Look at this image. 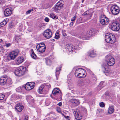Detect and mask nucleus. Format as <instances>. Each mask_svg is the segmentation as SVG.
Returning a JSON list of instances; mask_svg holds the SVG:
<instances>
[{
  "instance_id": "obj_1",
  "label": "nucleus",
  "mask_w": 120,
  "mask_h": 120,
  "mask_svg": "<svg viewBox=\"0 0 120 120\" xmlns=\"http://www.w3.org/2000/svg\"><path fill=\"white\" fill-rule=\"evenodd\" d=\"M106 61L107 64H104L102 68L104 72L106 75V73H109V69L108 66H112L114 65L115 63V59L110 55H107L106 56Z\"/></svg>"
},
{
  "instance_id": "obj_2",
  "label": "nucleus",
  "mask_w": 120,
  "mask_h": 120,
  "mask_svg": "<svg viewBox=\"0 0 120 120\" xmlns=\"http://www.w3.org/2000/svg\"><path fill=\"white\" fill-rule=\"evenodd\" d=\"M7 84V85H11L12 84L11 79L7 76H3L0 79V84L4 85Z\"/></svg>"
},
{
  "instance_id": "obj_3",
  "label": "nucleus",
  "mask_w": 120,
  "mask_h": 120,
  "mask_svg": "<svg viewBox=\"0 0 120 120\" xmlns=\"http://www.w3.org/2000/svg\"><path fill=\"white\" fill-rule=\"evenodd\" d=\"M26 70V68L23 66H20L15 69L14 73L16 75L21 76L24 74Z\"/></svg>"
},
{
  "instance_id": "obj_4",
  "label": "nucleus",
  "mask_w": 120,
  "mask_h": 120,
  "mask_svg": "<svg viewBox=\"0 0 120 120\" xmlns=\"http://www.w3.org/2000/svg\"><path fill=\"white\" fill-rule=\"evenodd\" d=\"M19 53V52L17 50H15L11 52L7 56V60L8 61H10L14 60L17 57L18 53Z\"/></svg>"
},
{
  "instance_id": "obj_5",
  "label": "nucleus",
  "mask_w": 120,
  "mask_h": 120,
  "mask_svg": "<svg viewBox=\"0 0 120 120\" xmlns=\"http://www.w3.org/2000/svg\"><path fill=\"white\" fill-rule=\"evenodd\" d=\"M35 83L34 82L27 83L25 86V88L27 90H30L32 89L35 86Z\"/></svg>"
},
{
  "instance_id": "obj_6",
  "label": "nucleus",
  "mask_w": 120,
  "mask_h": 120,
  "mask_svg": "<svg viewBox=\"0 0 120 120\" xmlns=\"http://www.w3.org/2000/svg\"><path fill=\"white\" fill-rule=\"evenodd\" d=\"M43 35L46 38L49 39L52 36V33L49 29L46 30L43 33Z\"/></svg>"
},
{
  "instance_id": "obj_7",
  "label": "nucleus",
  "mask_w": 120,
  "mask_h": 120,
  "mask_svg": "<svg viewBox=\"0 0 120 120\" xmlns=\"http://www.w3.org/2000/svg\"><path fill=\"white\" fill-rule=\"evenodd\" d=\"M111 10L112 13L114 15L118 14L119 11V7L117 5H113L111 8Z\"/></svg>"
},
{
  "instance_id": "obj_8",
  "label": "nucleus",
  "mask_w": 120,
  "mask_h": 120,
  "mask_svg": "<svg viewBox=\"0 0 120 120\" xmlns=\"http://www.w3.org/2000/svg\"><path fill=\"white\" fill-rule=\"evenodd\" d=\"M100 23L102 25H107L109 22V19L105 16L104 17H102L100 19Z\"/></svg>"
},
{
  "instance_id": "obj_9",
  "label": "nucleus",
  "mask_w": 120,
  "mask_h": 120,
  "mask_svg": "<svg viewBox=\"0 0 120 120\" xmlns=\"http://www.w3.org/2000/svg\"><path fill=\"white\" fill-rule=\"evenodd\" d=\"M65 47L67 50L71 52H73L74 50V51L77 48L76 47H75L72 45L69 44L66 45Z\"/></svg>"
},
{
  "instance_id": "obj_10",
  "label": "nucleus",
  "mask_w": 120,
  "mask_h": 120,
  "mask_svg": "<svg viewBox=\"0 0 120 120\" xmlns=\"http://www.w3.org/2000/svg\"><path fill=\"white\" fill-rule=\"evenodd\" d=\"M75 118L77 120H79L81 119L82 117L80 114L79 111L78 109H76L73 112Z\"/></svg>"
},
{
  "instance_id": "obj_11",
  "label": "nucleus",
  "mask_w": 120,
  "mask_h": 120,
  "mask_svg": "<svg viewBox=\"0 0 120 120\" xmlns=\"http://www.w3.org/2000/svg\"><path fill=\"white\" fill-rule=\"evenodd\" d=\"M62 2H63V1H60L58 2L53 8L56 11H57L61 9L63 7Z\"/></svg>"
},
{
  "instance_id": "obj_12",
  "label": "nucleus",
  "mask_w": 120,
  "mask_h": 120,
  "mask_svg": "<svg viewBox=\"0 0 120 120\" xmlns=\"http://www.w3.org/2000/svg\"><path fill=\"white\" fill-rule=\"evenodd\" d=\"M119 24H117L116 22H113L111 25L112 30L115 31L118 30L119 29Z\"/></svg>"
},
{
  "instance_id": "obj_13",
  "label": "nucleus",
  "mask_w": 120,
  "mask_h": 120,
  "mask_svg": "<svg viewBox=\"0 0 120 120\" xmlns=\"http://www.w3.org/2000/svg\"><path fill=\"white\" fill-rule=\"evenodd\" d=\"M81 71H82L84 73H86V71L84 69L81 68H78L77 69L75 72V76L77 77L79 76V74H81L80 72H81Z\"/></svg>"
},
{
  "instance_id": "obj_14",
  "label": "nucleus",
  "mask_w": 120,
  "mask_h": 120,
  "mask_svg": "<svg viewBox=\"0 0 120 120\" xmlns=\"http://www.w3.org/2000/svg\"><path fill=\"white\" fill-rule=\"evenodd\" d=\"M23 108V106L20 103H19L16 105L15 109L17 111L20 112L22 111Z\"/></svg>"
},
{
  "instance_id": "obj_15",
  "label": "nucleus",
  "mask_w": 120,
  "mask_h": 120,
  "mask_svg": "<svg viewBox=\"0 0 120 120\" xmlns=\"http://www.w3.org/2000/svg\"><path fill=\"white\" fill-rule=\"evenodd\" d=\"M52 93L54 96L56 97L58 96L59 95L61 94L60 91L59 89L57 88H56L54 89Z\"/></svg>"
},
{
  "instance_id": "obj_16",
  "label": "nucleus",
  "mask_w": 120,
  "mask_h": 120,
  "mask_svg": "<svg viewBox=\"0 0 120 120\" xmlns=\"http://www.w3.org/2000/svg\"><path fill=\"white\" fill-rule=\"evenodd\" d=\"M39 45H37L36 48L37 51L41 53H42L44 52L45 50V46L44 47L40 46Z\"/></svg>"
},
{
  "instance_id": "obj_17",
  "label": "nucleus",
  "mask_w": 120,
  "mask_h": 120,
  "mask_svg": "<svg viewBox=\"0 0 120 120\" xmlns=\"http://www.w3.org/2000/svg\"><path fill=\"white\" fill-rule=\"evenodd\" d=\"M12 13L11 10L8 8L5 9L4 12V14L6 16L10 15Z\"/></svg>"
},
{
  "instance_id": "obj_18",
  "label": "nucleus",
  "mask_w": 120,
  "mask_h": 120,
  "mask_svg": "<svg viewBox=\"0 0 120 120\" xmlns=\"http://www.w3.org/2000/svg\"><path fill=\"white\" fill-rule=\"evenodd\" d=\"M24 61V58L22 56H20L17 58L15 60L16 64H19L22 63Z\"/></svg>"
},
{
  "instance_id": "obj_19",
  "label": "nucleus",
  "mask_w": 120,
  "mask_h": 120,
  "mask_svg": "<svg viewBox=\"0 0 120 120\" xmlns=\"http://www.w3.org/2000/svg\"><path fill=\"white\" fill-rule=\"evenodd\" d=\"M95 33L94 30H90L87 31L86 34V35L87 38L90 37L91 36L93 35Z\"/></svg>"
},
{
  "instance_id": "obj_20",
  "label": "nucleus",
  "mask_w": 120,
  "mask_h": 120,
  "mask_svg": "<svg viewBox=\"0 0 120 120\" xmlns=\"http://www.w3.org/2000/svg\"><path fill=\"white\" fill-rule=\"evenodd\" d=\"M112 34L110 33H107L105 37V41L107 43H108V42L110 41H109V39L111 37V35H112Z\"/></svg>"
},
{
  "instance_id": "obj_21",
  "label": "nucleus",
  "mask_w": 120,
  "mask_h": 120,
  "mask_svg": "<svg viewBox=\"0 0 120 120\" xmlns=\"http://www.w3.org/2000/svg\"><path fill=\"white\" fill-rule=\"evenodd\" d=\"M111 37L109 39V40L110 41L108 43L111 44H113L116 41V38L115 36L113 34L112 35H111Z\"/></svg>"
},
{
  "instance_id": "obj_22",
  "label": "nucleus",
  "mask_w": 120,
  "mask_h": 120,
  "mask_svg": "<svg viewBox=\"0 0 120 120\" xmlns=\"http://www.w3.org/2000/svg\"><path fill=\"white\" fill-rule=\"evenodd\" d=\"M114 111V107L113 106H110L108 108V113L109 114L113 113Z\"/></svg>"
},
{
  "instance_id": "obj_23",
  "label": "nucleus",
  "mask_w": 120,
  "mask_h": 120,
  "mask_svg": "<svg viewBox=\"0 0 120 120\" xmlns=\"http://www.w3.org/2000/svg\"><path fill=\"white\" fill-rule=\"evenodd\" d=\"M84 15H86V16L89 17L90 18L92 16V14L91 12H89V11H87L85 12L83 15L84 16Z\"/></svg>"
},
{
  "instance_id": "obj_24",
  "label": "nucleus",
  "mask_w": 120,
  "mask_h": 120,
  "mask_svg": "<svg viewBox=\"0 0 120 120\" xmlns=\"http://www.w3.org/2000/svg\"><path fill=\"white\" fill-rule=\"evenodd\" d=\"M89 56L92 57H95L96 55L95 53L94 52V50H93L90 51L89 53Z\"/></svg>"
},
{
  "instance_id": "obj_25",
  "label": "nucleus",
  "mask_w": 120,
  "mask_h": 120,
  "mask_svg": "<svg viewBox=\"0 0 120 120\" xmlns=\"http://www.w3.org/2000/svg\"><path fill=\"white\" fill-rule=\"evenodd\" d=\"M44 87V85H42L39 88L38 90V92L41 94L42 93Z\"/></svg>"
},
{
  "instance_id": "obj_26",
  "label": "nucleus",
  "mask_w": 120,
  "mask_h": 120,
  "mask_svg": "<svg viewBox=\"0 0 120 120\" xmlns=\"http://www.w3.org/2000/svg\"><path fill=\"white\" fill-rule=\"evenodd\" d=\"M78 37L79 38L82 39H86L87 38L86 35L83 34L79 35L78 36Z\"/></svg>"
},
{
  "instance_id": "obj_27",
  "label": "nucleus",
  "mask_w": 120,
  "mask_h": 120,
  "mask_svg": "<svg viewBox=\"0 0 120 120\" xmlns=\"http://www.w3.org/2000/svg\"><path fill=\"white\" fill-rule=\"evenodd\" d=\"M21 38L19 36L16 35L14 39V41L16 42H18V41Z\"/></svg>"
},
{
  "instance_id": "obj_28",
  "label": "nucleus",
  "mask_w": 120,
  "mask_h": 120,
  "mask_svg": "<svg viewBox=\"0 0 120 120\" xmlns=\"http://www.w3.org/2000/svg\"><path fill=\"white\" fill-rule=\"evenodd\" d=\"M46 63L47 65H51L52 63V61L49 59L47 58L45 59Z\"/></svg>"
},
{
  "instance_id": "obj_29",
  "label": "nucleus",
  "mask_w": 120,
  "mask_h": 120,
  "mask_svg": "<svg viewBox=\"0 0 120 120\" xmlns=\"http://www.w3.org/2000/svg\"><path fill=\"white\" fill-rule=\"evenodd\" d=\"M61 67H59L57 68L56 70V77H57V75H58L59 73V72L61 70Z\"/></svg>"
},
{
  "instance_id": "obj_30",
  "label": "nucleus",
  "mask_w": 120,
  "mask_h": 120,
  "mask_svg": "<svg viewBox=\"0 0 120 120\" xmlns=\"http://www.w3.org/2000/svg\"><path fill=\"white\" fill-rule=\"evenodd\" d=\"M85 73L82 72V71H81V72H80L81 74H79V76L78 77H77L79 78H84L85 77L86 75L85 74ZM85 73H86V72Z\"/></svg>"
},
{
  "instance_id": "obj_31",
  "label": "nucleus",
  "mask_w": 120,
  "mask_h": 120,
  "mask_svg": "<svg viewBox=\"0 0 120 120\" xmlns=\"http://www.w3.org/2000/svg\"><path fill=\"white\" fill-rule=\"evenodd\" d=\"M50 17L54 19H56L58 18L57 16L51 13L50 15Z\"/></svg>"
},
{
  "instance_id": "obj_32",
  "label": "nucleus",
  "mask_w": 120,
  "mask_h": 120,
  "mask_svg": "<svg viewBox=\"0 0 120 120\" xmlns=\"http://www.w3.org/2000/svg\"><path fill=\"white\" fill-rule=\"evenodd\" d=\"M105 84L106 83L105 82H101L100 83V85L99 87H101V88L105 86Z\"/></svg>"
},
{
  "instance_id": "obj_33",
  "label": "nucleus",
  "mask_w": 120,
  "mask_h": 120,
  "mask_svg": "<svg viewBox=\"0 0 120 120\" xmlns=\"http://www.w3.org/2000/svg\"><path fill=\"white\" fill-rule=\"evenodd\" d=\"M31 57L33 59H35L36 57V55L34 53L33 50V49L31 50Z\"/></svg>"
},
{
  "instance_id": "obj_34",
  "label": "nucleus",
  "mask_w": 120,
  "mask_h": 120,
  "mask_svg": "<svg viewBox=\"0 0 120 120\" xmlns=\"http://www.w3.org/2000/svg\"><path fill=\"white\" fill-rule=\"evenodd\" d=\"M7 20V19H6V20L2 22L0 24V27L3 26L7 24V21H6Z\"/></svg>"
},
{
  "instance_id": "obj_35",
  "label": "nucleus",
  "mask_w": 120,
  "mask_h": 120,
  "mask_svg": "<svg viewBox=\"0 0 120 120\" xmlns=\"http://www.w3.org/2000/svg\"><path fill=\"white\" fill-rule=\"evenodd\" d=\"M59 38V31H57L55 34V38L57 39Z\"/></svg>"
},
{
  "instance_id": "obj_36",
  "label": "nucleus",
  "mask_w": 120,
  "mask_h": 120,
  "mask_svg": "<svg viewBox=\"0 0 120 120\" xmlns=\"http://www.w3.org/2000/svg\"><path fill=\"white\" fill-rule=\"evenodd\" d=\"M79 103L80 102L79 100L75 99V101H74V103L73 104L75 106H77L79 105Z\"/></svg>"
},
{
  "instance_id": "obj_37",
  "label": "nucleus",
  "mask_w": 120,
  "mask_h": 120,
  "mask_svg": "<svg viewBox=\"0 0 120 120\" xmlns=\"http://www.w3.org/2000/svg\"><path fill=\"white\" fill-rule=\"evenodd\" d=\"M22 87H20L17 88L16 89V92H21L22 91Z\"/></svg>"
},
{
  "instance_id": "obj_38",
  "label": "nucleus",
  "mask_w": 120,
  "mask_h": 120,
  "mask_svg": "<svg viewBox=\"0 0 120 120\" xmlns=\"http://www.w3.org/2000/svg\"><path fill=\"white\" fill-rule=\"evenodd\" d=\"M83 85V83L81 80H80L79 81L78 84V86L80 87L82 86Z\"/></svg>"
},
{
  "instance_id": "obj_39",
  "label": "nucleus",
  "mask_w": 120,
  "mask_h": 120,
  "mask_svg": "<svg viewBox=\"0 0 120 120\" xmlns=\"http://www.w3.org/2000/svg\"><path fill=\"white\" fill-rule=\"evenodd\" d=\"M4 95L2 94H0V100H3L4 97Z\"/></svg>"
},
{
  "instance_id": "obj_40",
  "label": "nucleus",
  "mask_w": 120,
  "mask_h": 120,
  "mask_svg": "<svg viewBox=\"0 0 120 120\" xmlns=\"http://www.w3.org/2000/svg\"><path fill=\"white\" fill-rule=\"evenodd\" d=\"M75 99L73 98L69 100V102H70L73 104L74 103V101H75Z\"/></svg>"
},
{
  "instance_id": "obj_41",
  "label": "nucleus",
  "mask_w": 120,
  "mask_h": 120,
  "mask_svg": "<svg viewBox=\"0 0 120 120\" xmlns=\"http://www.w3.org/2000/svg\"><path fill=\"white\" fill-rule=\"evenodd\" d=\"M39 45V46H42V47H44V46H45V44L43 43H39L38 44V45Z\"/></svg>"
},
{
  "instance_id": "obj_42",
  "label": "nucleus",
  "mask_w": 120,
  "mask_h": 120,
  "mask_svg": "<svg viewBox=\"0 0 120 120\" xmlns=\"http://www.w3.org/2000/svg\"><path fill=\"white\" fill-rule=\"evenodd\" d=\"M43 85H44V87L46 86L48 88H49L51 87L50 85L48 83L46 84H43Z\"/></svg>"
},
{
  "instance_id": "obj_43",
  "label": "nucleus",
  "mask_w": 120,
  "mask_h": 120,
  "mask_svg": "<svg viewBox=\"0 0 120 120\" xmlns=\"http://www.w3.org/2000/svg\"><path fill=\"white\" fill-rule=\"evenodd\" d=\"M100 106L101 107H104L105 105L104 103L103 102H101L99 103Z\"/></svg>"
},
{
  "instance_id": "obj_44",
  "label": "nucleus",
  "mask_w": 120,
  "mask_h": 120,
  "mask_svg": "<svg viewBox=\"0 0 120 120\" xmlns=\"http://www.w3.org/2000/svg\"><path fill=\"white\" fill-rule=\"evenodd\" d=\"M5 46L7 47H8L10 46L11 45V44L10 43H5Z\"/></svg>"
},
{
  "instance_id": "obj_45",
  "label": "nucleus",
  "mask_w": 120,
  "mask_h": 120,
  "mask_svg": "<svg viewBox=\"0 0 120 120\" xmlns=\"http://www.w3.org/2000/svg\"><path fill=\"white\" fill-rule=\"evenodd\" d=\"M44 20L46 22H48L49 21V19L48 17H46L44 19Z\"/></svg>"
},
{
  "instance_id": "obj_46",
  "label": "nucleus",
  "mask_w": 120,
  "mask_h": 120,
  "mask_svg": "<svg viewBox=\"0 0 120 120\" xmlns=\"http://www.w3.org/2000/svg\"><path fill=\"white\" fill-rule=\"evenodd\" d=\"M33 11V9H30L28 10L27 11H26V14H28L30 13L31 11Z\"/></svg>"
},
{
  "instance_id": "obj_47",
  "label": "nucleus",
  "mask_w": 120,
  "mask_h": 120,
  "mask_svg": "<svg viewBox=\"0 0 120 120\" xmlns=\"http://www.w3.org/2000/svg\"><path fill=\"white\" fill-rule=\"evenodd\" d=\"M4 0H0V5L4 3Z\"/></svg>"
},
{
  "instance_id": "obj_48",
  "label": "nucleus",
  "mask_w": 120,
  "mask_h": 120,
  "mask_svg": "<svg viewBox=\"0 0 120 120\" xmlns=\"http://www.w3.org/2000/svg\"><path fill=\"white\" fill-rule=\"evenodd\" d=\"M28 116L27 115H26L25 117V118L24 120H28Z\"/></svg>"
},
{
  "instance_id": "obj_49",
  "label": "nucleus",
  "mask_w": 120,
  "mask_h": 120,
  "mask_svg": "<svg viewBox=\"0 0 120 120\" xmlns=\"http://www.w3.org/2000/svg\"><path fill=\"white\" fill-rule=\"evenodd\" d=\"M76 19V17H73L72 18V19H71V21H74Z\"/></svg>"
},
{
  "instance_id": "obj_50",
  "label": "nucleus",
  "mask_w": 120,
  "mask_h": 120,
  "mask_svg": "<svg viewBox=\"0 0 120 120\" xmlns=\"http://www.w3.org/2000/svg\"><path fill=\"white\" fill-rule=\"evenodd\" d=\"M108 96V93H105V98H107V96Z\"/></svg>"
},
{
  "instance_id": "obj_51",
  "label": "nucleus",
  "mask_w": 120,
  "mask_h": 120,
  "mask_svg": "<svg viewBox=\"0 0 120 120\" xmlns=\"http://www.w3.org/2000/svg\"><path fill=\"white\" fill-rule=\"evenodd\" d=\"M73 22H71L70 24H69L70 26H72L73 25Z\"/></svg>"
},
{
  "instance_id": "obj_52",
  "label": "nucleus",
  "mask_w": 120,
  "mask_h": 120,
  "mask_svg": "<svg viewBox=\"0 0 120 120\" xmlns=\"http://www.w3.org/2000/svg\"><path fill=\"white\" fill-rule=\"evenodd\" d=\"M59 106H61L62 105V103L61 102L57 104Z\"/></svg>"
},
{
  "instance_id": "obj_53",
  "label": "nucleus",
  "mask_w": 120,
  "mask_h": 120,
  "mask_svg": "<svg viewBox=\"0 0 120 120\" xmlns=\"http://www.w3.org/2000/svg\"><path fill=\"white\" fill-rule=\"evenodd\" d=\"M82 110H83V111H85V112H86V109H85V108L84 107H82V109H81Z\"/></svg>"
},
{
  "instance_id": "obj_54",
  "label": "nucleus",
  "mask_w": 120,
  "mask_h": 120,
  "mask_svg": "<svg viewBox=\"0 0 120 120\" xmlns=\"http://www.w3.org/2000/svg\"><path fill=\"white\" fill-rule=\"evenodd\" d=\"M11 24H12V23L11 22L9 24V26L11 28H12V25Z\"/></svg>"
},
{
  "instance_id": "obj_55",
  "label": "nucleus",
  "mask_w": 120,
  "mask_h": 120,
  "mask_svg": "<svg viewBox=\"0 0 120 120\" xmlns=\"http://www.w3.org/2000/svg\"><path fill=\"white\" fill-rule=\"evenodd\" d=\"M45 24L44 23H42L41 24V26H45Z\"/></svg>"
},
{
  "instance_id": "obj_56",
  "label": "nucleus",
  "mask_w": 120,
  "mask_h": 120,
  "mask_svg": "<svg viewBox=\"0 0 120 120\" xmlns=\"http://www.w3.org/2000/svg\"><path fill=\"white\" fill-rule=\"evenodd\" d=\"M3 34V32L0 30V35H1Z\"/></svg>"
},
{
  "instance_id": "obj_57",
  "label": "nucleus",
  "mask_w": 120,
  "mask_h": 120,
  "mask_svg": "<svg viewBox=\"0 0 120 120\" xmlns=\"http://www.w3.org/2000/svg\"><path fill=\"white\" fill-rule=\"evenodd\" d=\"M63 35L64 36H65L67 35H66V34L65 33H64L63 34Z\"/></svg>"
},
{
  "instance_id": "obj_58",
  "label": "nucleus",
  "mask_w": 120,
  "mask_h": 120,
  "mask_svg": "<svg viewBox=\"0 0 120 120\" xmlns=\"http://www.w3.org/2000/svg\"><path fill=\"white\" fill-rule=\"evenodd\" d=\"M2 41V40L1 39H0V43Z\"/></svg>"
},
{
  "instance_id": "obj_59",
  "label": "nucleus",
  "mask_w": 120,
  "mask_h": 120,
  "mask_svg": "<svg viewBox=\"0 0 120 120\" xmlns=\"http://www.w3.org/2000/svg\"><path fill=\"white\" fill-rule=\"evenodd\" d=\"M54 40H55L54 39H52V41H54Z\"/></svg>"
},
{
  "instance_id": "obj_60",
  "label": "nucleus",
  "mask_w": 120,
  "mask_h": 120,
  "mask_svg": "<svg viewBox=\"0 0 120 120\" xmlns=\"http://www.w3.org/2000/svg\"><path fill=\"white\" fill-rule=\"evenodd\" d=\"M84 0H82V3H83V2H84Z\"/></svg>"
},
{
  "instance_id": "obj_61",
  "label": "nucleus",
  "mask_w": 120,
  "mask_h": 120,
  "mask_svg": "<svg viewBox=\"0 0 120 120\" xmlns=\"http://www.w3.org/2000/svg\"><path fill=\"white\" fill-rule=\"evenodd\" d=\"M1 106H0V108L1 107Z\"/></svg>"
}]
</instances>
